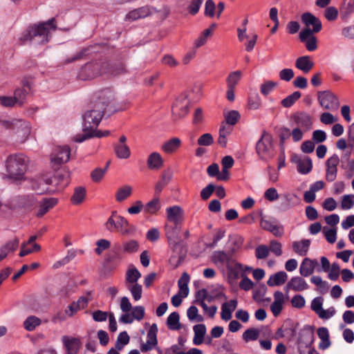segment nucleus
Wrapping results in <instances>:
<instances>
[{
	"label": "nucleus",
	"instance_id": "b1692460",
	"mask_svg": "<svg viewBox=\"0 0 354 354\" xmlns=\"http://www.w3.org/2000/svg\"><path fill=\"white\" fill-rule=\"evenodd\" d=\"M173 173L171 169L164 170L160 176V179L155 185V193L159 194L171 181Z\"/></svg>",
	"mask_w": 354,
	"mask_h": 354
},
{
	"label": "nucleus",
	"instance_id": "f03ea898",
	"mask_svg": "<svg viewBox=\"0 0 354 354\" xmlns=\"http://www.w3.org/2000/svg\"><path fill=\"white\" fill-rule=\"evenodd\" d=\"M106 106L107 104L102 99L97 100L89 106L82 116L84 133L96 129L102 120Z\"/></svg>",
	"mask_w": 354,
	"mask_h": 354
},
{
	"label": "nucleus",
	"instance_id": "79ce46f5",
	"mask_svg": "<svg viewBox=\"0 0 354 354\" xmlns=\"http://www.w3.org/2000/svg\"><path fill=\"white\" fill-rule=\"evenodd\" d=\"M212 261L215 263L228 264L232 260L231 257L223 251H215L212 257Z\"/></svg>",
	"mask_w": 354,
	"mask_h": 354
},
{
	"label": "nucleus",
	"instance_id": "de8ad7c7",
	"mask_svg": "<svg viewBox=\"0 0 354 354\" xmlns=\"http://www.w3.org/2000/svg\"><path fill=\"white\" fill-rule=\"evenodd\" d=\"M86 196V189L82 187H78L75 189L74 194L71 197V202L75 205L80 204L84 200Z\"/></svg>",
	"mask_w": 354,
	"mask_h": 354
},
{
	"label": "nucleus",
	"instance_id": "8fccbe9b",
	"mask_svg": "<svg viewBox=\"0 0 354 354\" xmlns=\"http://www.w3.org/2000/svg\"><path fill=\"white\" fill-rule=\"evenodd\" d=\"M301 93L299 91H295L292 94L288 95L286 98H284L281 104L285 108H289L292 106L297 100H298L301 97Z\"/></svg>",
	"mask_w": 354,
	"mask_h": 354
},
{
	"label": "nucleus",
	"instance_id": "c85d7f7f",
	"mask_svg": "<svg viewBox=\"0 0 354 354\" xmlns=\"http://www.w3.org/2000/svg\"><path fill=\"white\" fill-rule=\"evenodd\" d=\"M288 279V274L284 271L278 272L272 274L267 281V284L270 286H277L283 284Z\"/></svg>",
	"mask_w": 354,
	"mask_h": 354
},
{
	"label": "nucleus",
	"instance_id": "6e6552de",
	"mask_svg": "<svg viewBox=\"0 0 354 354\" xmlns=\"http://www.w3.org/2000/svg\"><path fill=\"white\" fill-rule=\"evenodd\" d=\"M182 223H165V233L171 248L175 251L180 245V239L179 234L181 230Z\"/></svg>",
	"mask_w": 354,
	"mask_h": 354
},
{
	"label": "nucleus",
	"instance_id": "f257e3e1",
	"mask_svg": "<svg viewBox=\"0 0 354 354\" xmlns=\"http://www.w3.org/2000/svg\"><path fill=\"white\" fill-rule=\"evenodd\" d=\"M56 29L55 20L51 18L45 22L28 27L22 33L20 40L24 42L31 41L36 44H45L49 41Z\"/></svg>",
	"mask_w": 354,
	"mask_h": 354
},
{
	"label": "nucleus",
	"instance_id": "0eeeda50",
	"mask_svg": "<svg viewBox=\"0 0 354 354\" xmlns=\"http://www.w3.org/2000/svg\"><path fill=\"white\" fill-rule=\"evenodd\" d=\"M70 176L69 171L63 169L58 171L53 177L44 176L39 178L38 181L40 185H55L62 189L68 185L70 182Z\"/></svg>",
	"mask_w": 354,
	"mask_h": 354
},
{
	"label": "nucleus",
	"instance_id": "cd10ccee",
	"mask_svg": "<svg viewBox=\"0 0 354 354\" xmlns=\"http://www.w3.org/2000/svg\"><path fill=\"white\" fill-rule=\"evenodd\" d=\"M310 245L309 239H302L292 242V247L294 252L299 256H306Z\"/></svg>",
	"mask_w": 354,
	"mask_h": 354
},
{
	"label": "nucleus",
	"instance_id": "ddd939ff",
	"mask_svg": "<svg viewBox=\"0 0 354 354\" xmlns=\"http://www.w3.org/2000/svg\"><path fill=\"white\" fill-rule=\"evenodd\" d=\"M156 12V9L153 8H150L148 6H145L141 8H138L137 9H134L129 12L125 17L124 20L126 21H133L136 20H138L142 18L147 17Z\"/></svg>",
	"mask_w": 354,
	"mask_h": 354
},
{
	"label": "nucleus",
	"instance_id": "9d476101",
	"mask_svg": "<svg viewBox=\"0 0 354 354\" xmlns=\"http://www.w3.org/2000/svg\"><path fill=\"white\" fill-rule=\"evenodd\" d=\"M318 100L322 107L329 111H335L339 106L337 97L329 91L321 92L318 95Z\"/></svg>",
	"mask_w": 354,
	"mask_h": 354
},
{
	"label": "nucleus",
	"instance_id": "c756f323",
	"mask_svg": "<svg viewBox=\"0 0 354 354\" xmlns=\"http://www.w3.org/2000/svg\"><path fill=\"white\" fill-rule=\"evenodd\" d=\"M193 330L194 332L193 344L196 346L201 345L203 342L207 331L205 325L203 324L195 325L193 327Z\"/></svg>",
	"mask_w": 354,
	"mask_h": 354
},
{
	"label": "nucleus",
	"instance_id": "f3484780",
	"mask_svg": "<svg viewBox=\"0 0 354 354\" xmlns=\"http://www.w3.org/2000/svg\"><path fill=\"white\" fill-rule=\"evenodd\" d=\"M184 218V212L178 205H174L166 209V221L167 223H182Z\"/></svg>",
	"mask_w": 354,
	"mask_h": 354
},
{
	"label": "nucleus",
	"instance_id": "a18cd8bd",
	"mask_svg": "<svg viewBox=\"0 0 354 354\" xmlns=\"http://www.w3.org/2000/svg\"><path fill=\"white\" fill-rule=\"evenodd\" d=\"M41 323V319L36 316H29L24 322V326L28 331L34 330L36 327L39 326Z\"/></svg>",
	"mask_w": 354,
	"mask_h": 354
},
{
	"label": "nucleus",
	"instance_id": "338daca9",
	"mask_svg": "<svg viewBox=\"0 0 354 354\" xmlns=\"http://www.w3.org/2000/svg\"><path fill=\"white\" fill-rule=\"evenodd\" d=\"M340 272V267L338 263H333L330 267L328 271V278L330 280L335 281L339 278Z\"/></svg>",
	"mask_w": 354,
	"mask_h": 354
},
{
	"label": "nucleus",
	"instance_id": "f704fd0d",
	"mask_svg": "<svg viewBox=\"0 0 354 354\" xmlns=\"http://www.w3.org/2000/svg\"><path fill=\"white\" fill-rule=\"evenodd\" d=\"M181 141L178 138H173L167 142H165L162 145V149L167 153H171L174 151H176L180 146Z\"/></svg>",
	"mask_w": 354,
	"mask_h": 354
},
{
	"label": "nucleus",
	"instance_id": "3c124183",
	"mask_svg": "<svg viewBox=\"0 0 354 354\" xmlns=\"http://www.w3.org/2000/svg\"><path fill=\"white\" fill-rule=\"evenodd\" d=\"M241 72L239 71H234L231 73L227 78V87L234 88L239 83L241 77Z\"/></svg>",
	"mask_w": 354,
	"mask_h": 354
},
{
	"label": "nucleus",
	"instance_id": "c9c22d12",
	"mask_svg": "<svg viewBox=\"0 0 354 354\" xmlns=\"http://www.w3.org/2000/svg\"><path fill=\"white\" fill-rule=\"evenodd\" d=\"M189 281V276L187 272H184L178 281L179 288L178 293L183 297H187L189 295L188 283Z\"/></svg>",
	"mask_w": 354,
	"mask_h": 354
},
{
	"label": "nucleus",
	"instance_id": "680f3d73",
	"mask_svg": "<svg viewBox=\"0 0 354 354\" xmlns=\"http://www.w3.org/2000/svg\"><path fill=\"white\" fill-rule=\"evenodd\" d=\"M138 243L135 240H130L123 243V250L127 253H133L138 250Z\"/></svg>",
	"mask_w": 354,
	"mask_h": 354
},
{
	"label": "nucleus",
	"instance_id": "4d7b16f0",
	"mask_svg": "<svg viewBox=\"0 0 354 354\" xmlns=\"http://www.w3.org/2000/svg\"><path fill=\"white\" fill-rule=\"evenodd\" d=\"M212 35V29H205L201 35V36L195 41L194 45L196 48H199L204 45L207 38Z\"/></svg>",
	"mask_w": 354,
	"mask_h": 354
},
{
	"label": "nucleus",
	"instance_id": "4c0bfd02",
	"mask_svg": "<svg viewBox=\"0 0 354 354\" xmlns=\"http://www.w3.org/2000/svg\"><path fill=\"white\" fill-rule=\"evenodd\" d=\"M161 208V203L159 198H154L145 205H144V212L147 214H155Z\"/></svg>",
	"mask_w": 354,
	"mask_h": 354
},
{
	"label": "nucleus",
	"instance_id": "052dcab7",
	"mask_svg": "<svg viewBox=\"0 0 354 354\" xmlns=\"http://www.w3.org/2000/svg\"><path fill=\"white\" fill-rule=\"evenodd\" d=\"M277 83L273 81H266L261 85L260 91L263 95H268L277 86Z\"/></svg>",
	"mask_w": 354,
	"mask_h": 354
},
{
	"label": "nucleus",
	"instance_id": "4468645a",
	"mask_svg": "<svg viewBox=\"0 0 354 354\" xmlns=\"http://www.w3.org/2000/svg\"><path fill=\"white\" fill-rule=\"evenodd\" d=\"M339 163V158L336 154L333 155L326 160V180L328 182H333L336 179Z\"/></svg>",
	"mask_w": 354,
	"mask_h": 354
},
{
	"label": "nucleus",
	"instance_id": "412c9836",
	"mask_svg": "<svg viewBox=\"0 0 354 354\" xmlns=\"http://www.w3.org/2000/svg\"><path fill=\"white\" fill-rule=\"evenodd\" d=\"M31 89V84L28 81L23 82V88H17L14 93V100L16 105L22 106L26 98L27 93Z\"/></svg>",
	"mask_w": 354,
	"mask_h": 354
},
{
	"label": "nucleus",
	"instance_id": "aec40b11",
	"mask_svg": "<svg viewBox=\"0 0 354 354\" xmlns=\"http://www.w3.org/2000/svg\"><path fill=\"white\" fill-rule=\"evenodd\" d=\"M317 265L318 262L316 259H311L309 258L304 259L299 267L300 274L304 277L311 275L314 272Z\"/></svg>",
	"mask_w": 354,
	"mask_h": 354
},
{
	"label": "nucleus",
	"instance_id": "423d86ee",
	"mask_svg": "<svg viewBox=\"0 0 354 354\" xmlns=\"http://www.w3.org/2000/svg\"><path fill=\"white\" fill-rule=\"evenodd\" d=\"M256 151L262 160L268 161L274 156L272 139L268 133H263L256 145Z\"/></svg>",
	"mask_w": 354,
	"mask_h": 354
},
{
	"label": "nucleus",
	"instance_id": "2f4dec72",
	"mask_svg": "<svg viewBox=\"0 0 354 354\" xmlns=\"http://www.w3.org/2000/svg\"><path fill=\"white\" fill-rule=\"evenodd\" d=\"M57 203V200L55 198H50L44 199L39 206L38 211L37 212V216L41 217L46 213H47L50 209H52Z\"/></svg>",
	"mask_w": 354,
	"mask_h": 354
},
{
	"label": "nucleus",
	"instance_id": "a211bd4d",
	"mask_svg": "<svg viewBox=\"0 0 354 354\" xmlns=\"http://www.w3.org/2000/svg\"><path fill=\"white\" fill-rule=\"evenodd\" d=\"M301 21L306 26L313 27L314 32H318L322 30V25L321 21L310 12H305L301 15Z\"/></svg>",
	"mask_w": 354,
	"mask_h": 354
},
{
	"label": "nucleus",
	"instance_id": "603ef678",
	"mask_svg": "<svg viewBox=\"0 0 354 354\" xmlns=\"http://www.w3.org/2000/svg\"><path fill=\"white\" fill-rule=\"evenodd\" d=\"M127 288L131 292L133 298L136 301H138L141 299L142 294V288L141 285L138 283L129 284V286H127Z\"/></svg>",
	"mask_w": 354,
	"mask_h": 354
},
{
	"label": "nucleus",
	"instance_id": "0e129e2a",
	"mask_svg": "<svg viewBox=\"0 0 354 354\" xmlns=\"http://www.w3.org/2000/svg\"><path fill=\"white\" fill-rule=\"evenodd\" d=\"M269 254V248L265 245H260L256 248L255 256L258 259H264Z\"/></svg>",
	"mask_w": 354,
	"mask_h": 354
},
{
	"label": "nucleus",
	"instance_id": "72a5a7b5",
	"mask_svg": "<svg viewBox=\"0 0 354 354\" xmlns=\"http://www.w3.org/2000/svg\"><path fill=\"white\" fill-rule=\"evenodd\" d=\"M141 277V273L135 267L129 268L126 273L125 283L126 286L129 284L138 283V280Z\"/></svg>",
	"mask_w": 354,
	"mask_h": 354
},
{
	"label": "nucleus",
	"instance_id": "09e8293b",
	"mask_svg": "<svg viewBox=\"0 0 354 354\" xmlns=\"http://www.w3.org/2000/svg\"><path fill=\"white\" fill-rule=\"evenodd\" d=\"M93 291H86L85 294L79 297L77 301H75L80 310L84 309L87 307L88 302L92 300Z\"/></svg>",
	"mask_w": 354,
	"mask_h": 354
},
{
	"label": "nucleus",
	"instance_id": "f8f14e48",
	"mask_svg": "<svg viewBox=\"0 0 354 354\" xmlns=\"http://www.w3.org/2000/svg\"><path fill=\"white\" fill-rule=\"evenodd\" d=\"M157 325L156 324H153L151 326L149 330L147 331V342L145 343L142 344L140 346V351L142 353H146L149 351H151L153 348H155L157 346Z\"/></svg>",
	"mask_w": 354,
	"mask_h": 354
},
{
	"label": "nucleus",
	"instance_id": "e433bc0d",
	"mask_svg": "<svg viewBox=\"0 0 354 354\" xmlns=\"http://www.w3.org/2000/svg\"><path fill=\"white\" fill-rule=\"evenodd\" d=\"M132 194V187L130 185H125L120 187L115 193V200L121 203L127 199Z\"/></svg>",
	"mask_w": 354,
	"mask_h": 354
},
{
	"label": "nucleus",
	"instance_id": "bf43d9fd",
	"mask_svg": "<svg viewBox=\"0 0 354 354\" xmlns=\"http://www.w3.org/2000/svg\"><path fill=\"white\" fill-rule=\"evenodd\" d=\"M26 243H22L21 246V251L19 254V257H25L32 252L39 251L41 247L37 243H34L32 248H26Z\"/></svg>",
	"mask_w": 354,
	"mask_h": 354
},
{
	"label": "nucleus",
	"instance_id": "1a4fd4ad",
	"mask_svg": "<svg viewBox=\"0 0 354 354\" xmlns=\"http://www.w3.org/2000/svg\"><path fill=\"white\" fill-rule=\"evenodd\" d=\"M71 148L68 146L56 147L50 155V162L53 166H59L70 159Z\"/></svg>",
	"mask_w": 354,
	"mask_h": 354
},
{
	"label": "nucleus",
	"instance_id": "7ed1b4c3",
	"mask_svg": "<svg viewBox=\"0 0 354 354\" xmlns=\"http://www.w3.org/2000/svg\"><path fill=\"white\" fill-rule=\"evenodd\" d=\"M28 163L29 158L23 153L8 156L5 160V167L8 176L15 180L23 179Z\"/></svg>",
	"mask_w": 354,
	"mask_h": 354
},
{
	"label": "nucleus",
	"instance_id": "20e7f679",
	"mask_svg": "<svg viewBox=\"0 0 354 354\" xmlns=\"http://www.w3.org/2000/svg\"><path fill=\"white\" fill-rule=\"evenodd\" d=\"M0 129L10 131L19 142H24L30 133L29 123L15 118L0 120Z\"/></svg>",
	"mask_w": 354,
	"mask_h": 354
},
{
	"label": "nucleus",
	"instance_id": "7c9ffc66",
	"mask_svg": "<svg viewBox=\"0 0 354 354\" xmlns=\"http://www.w3.org/2000/svg\"><path fill=\"white\" fill-rule=\"evenodd\" d=\"M317 335L321 339L319 344V348L321 350H326L330 346V341L329 339V332L326 327H321L317 329Z\"/></svg>",
	"mask_w": 354,
	"mask_h": 354
},
{
	"label": "nucleus",
	"instance_id": "e2e57ef3",
	"mask_svg": "<svg viewBox=\"0 0 354 354\" xmlns=\"http://www.w3.org/2000/svg\"><path fill=\"white\" fill-rule=\"evenodd\" d=\"M241 280L239 282L241 289L248 291L253 288L254 283L244 274L241 275Z\"/></svg>",
	"mask_w": 354,
	"mask_h": 354
},
{
	"label": "nucleus",
	"instance_id": "2eb2a0df",
	"mask_svg": "<svg viewBox=\"0 0 354 354\" xmlns=\"http://www.w3.org/2000/svg\"><path fill=\"white\" fill-rule=\"evenodd\" d=\"M291 160L296 164L298 172L301 174H307L312 170L313 163L309 157H301L295 154Z\"/></svg>",
	"mask_w": 354,
	"mask_h": 354
},
{
	"label": "nucleus",
	"instance_id": "5fc2aeb1",
	"mask_svg": "<svg viewBox=\"0 0 354 354\" xmlns=\"http://www.w3.org/2000/svg\"><path fill=\"white\" fill-rule=\"evenodd\" d=\"M354 206V195L346 194L343 196L341 207L343 209H350Z\"/></svg>",
	"mask_w": 354,
	"mask_h": 354
},
{
	"label": "nucleus",
	"instance_id": "6ab92c4d",
	"mask_svg": "<svg viewBox=\"0 0 354 354\" xmlns=\"http://www.w3.org/2000/svg\"><path fill=\"white\" fill-rule=\"evenodd\" d=\"M309 286L307 282L301 277H293L288 282L285 290H292L296 292H301L308 289Z\"/></svg>",
	"mask_w": 354,
	"mask_h": 354
},
{
	"label": "nucleus",
	"instance_id": "bb28decb",
	"mask_svg": "<svg viewBox=\"0 0 354 354\" xmlns=\"http://www.w3.org/2000/svg\"><path fill=\"white\" fill-rule=\"evenodd\" d=\"M237 301L232 299L222 305L221 317L223 320L228 321L232 318V314L237 307Z\"/></svg>",
	"mask_w": 354,
	"mask_h": 354
},
{
	"label": "nucleus",
	"instance_id": "69168bd1",
	"mask_svg": "<svg viewBox=\"0 0 354 354\" xmlns=\"http://www.w3.org/2000/svg\"><path fill=\"white\" fill-rule=\"evenodd\" d=\"M96 245L97 248L95 250V252L97 254H101L104 250L109 248L111 243L106 239H102L96 242Z\"/></svg>",
	"mask_w": 354,
	"mask_h": 354
},
{
	"label": "nucleus",
	"instance_id": "58836bf2",
	"mask_svg": "<svg viewBox=\"0 0 354 354\" xmlns=\"http://www.w3.org/2000/svg\"><path fill=\"white\" fill-rule=\"evenodd\" d=\"M167 327L172 330H178L180 329V315L177 312L171 313L167 319Z\"/></svg>",
	"mask_w": 354,
	"mask_h": 354
},
{
	"label": "nucleus",
	"instance_id": "4be33fe9",
	"mask_svg": "<svg viewBox=\"0 0 354 354\" xmlns=\"http://www.w3.org/2000/svg\"><path fill=\"white\" fill-rule=\"evenodd\" d=\"M189 100L185 96H180L176 100L172 111L179 117H184L188 112Z\"/></svg>",
	"mask_w": 354,
	"mask_h": 354
},
{
	"label": "nucleus",
	"instance_id": "473e14b6",
	"mask_svg": "<svg viewBox=\"0 0 354 354\" xmlns=\"http://www.w3.org/2000/svg\"><path fill=\"white\" fill-rule=\"evenodd\" d=\"M106 73L109 77H118L127 73V69L123 64H117L110 66L108 64V68H105Z\"/></svg>",
	"mask_w": 354,
	"mask_h": 354
},
{
	"label": "nucleus",
	"instance_id": "49530a36",
	"mask_svg": "<svg viewBox=\"0 0 354 354\" xmlns=\"http://www.w3.org/2000/svg\"><path fill=\"white\" fill-rule=\"evenodd\" d=\"M260 335V331L255 328H250L244 331L242 335V338L245 342L250 341H256L258 339Z\"/></svg>",
	"mask_w": 354,
	"mask_h": 354
},
{
	"label": "nucleus",
	"instance_id": "6e6d98bb",
	"mask_svg": "<svg viewBox=\"0 0 354 354\" xmlns=\"http://www.w3.org/2000/svg\"><path fill=\"white\" fill-rule=\"evenodd\" d=\"M129 342V337L126 331L122 332L119 334L116 344L115 347L118 350H121L124 345L127 344Z\"/></svg>",
	"mask_w": 354,
	"mask_h": 354
},
{
	"label": "nucleus",
	"instance_id": "864d4df0",
	"mask_svg": "<svg viewBox=\"0 0 354 354\" xmlns=\"http://www.w3.org/2000/svg\"><path fill=\"white\" fill-rule=\"evenodd\" d=\"M187 315L190 321L198 322L203 321V317L198 314V308L194 306H192L187 309Z\"/></svg>",
	"mask_w": 354,
	"mask_h": 354
},
{
	"label": "nucleus",
	"instance_id": "13d9d810",
	"mask_svg": "<svg viewBox=\"0 0 354 354\" xmlns=\"http://www.w3.org/2000/svg\"><path fill=\"white\" fill-rule=\"evenodd\" d=\"M338 13V10L335 7L329 6L324 11V17L328 21H333L337 19Z\"/></svg>",
	"mask_w": 354,
	"mask_h": 354
},
{
	"label": "nucleus",
	"instance_id": "a19ab883",
	"mask_svg": "<svg viewBox=\"0 0 354 354\" xmlns=\"http://www.w3.org/2000/svg\"><path fill=\"white\" fill-rule=\"evenodd\" d=\"M229 274L234 279H237L243 270V266L232 259L227 265Z\"/></svg>",
	"mask_w": 354,
	"mask_h": 354
},
{
	"label": "nucleus",
	"instance_id": "dca6fc26",
	"mask_svg": "<svg viewBox=\"0 0 354 354\" xmlns=\"http://www.w3.org/2000/svg\"><path fill=\"white\" fill-rule=\"evenodd\" d=\"M62 341L66 351V354L78 353L82 346V342L79 338L64 335L62 337Z\"/></svg>",
	"mask_w": 354,
	"mask_h": 354
},
{
	"label": "nucleus",
	"instance_id": "37998d69",
	"mask_svg": "<svg viewBox=\"0 0 354 354\" xmlns=\"http://www.w3.org/2000/svg\"><path fill=\"white\" fill-rule=\"evenodd\" d=\"M19 240L18 238L15 237L10 241H8L5 245H2L0 248V252L2 254H5V256L7 257L8 254L10 252H13L17 250L19 246Z\"/></svg>",
	"mask_w": 354,
	"mask_h": 354
},
{
	"label": "nucleus",
	"instance_id": "393cba45",
	"mask_svg": "<svg viewBox=\"0 0 354 354\" xmlns=\"http://www.w3.org/2000/svg\"><path fill=\"white\" fill-rule=\"evenodd\" d=\"M147 165L150 170H159L164 165V160L158 152H152L148 156Z\"/></svg>",
	"mask_w": 354,
	"mask_h": 354
},
{
	"label": "nucleus",
	"instance_id": "a878e982",
	"mask_svg": "<svg viewBox=\"0 0 354 354\" xmlns=\"http://www.w3.org/2000/svg\"><path fill=\"white\" fill-rule=\"evenodd\" d=\"M295 66L304 73H308L313 68L314 62L311 60L310 56L304 55L299 57L296 59Z\"/></svg>",
	"mask_w": 354,
	"mask_h": 354
},
{
	"label": "nucleus",
	"instance_id": "5701e85b",
	"mask_svg": "<svg viewBox=\"0 0 354 354\" xmlns=\"http://www.w3.org/2000/svg\"><path fill=\"white\" fill-rule=\"evenodd\" d=\"M110 134V131L108 130L106 131H100V130H96L95 129H93L91 131H87L82 134H78L73 137V141L76 142H82L83 141L86 140V139L93 138V137H97V138H102V137H106L108 136Z\"/></svg>",
	"mask_w": 354,
	"mask_h": 354
},
{
	"label": "nucleus",
	"instance_id": "774afa93",
	"mask_svg": "<svg viewBox=\"0 0 354 354\" xmlns=\"http://www.w3.org/2000/svg\"><path fill=\"white\" fill-rule=\"evenodd\" d=\"M131 314L134 319L141 321L145 317V308L136 306L132 308Z\"/></svg>",
	"mask_w": 354,
	"mask_h": 354
},
{
	"label": "nucleus",
	"instance_id": "c03bdc74",
	"mask_svg": "<svg viewBox=\"0 0 354 354\" xmlns=\"http://www.w3.org/2000/svg\"><path fill=\"white\" fill-rule=\"evenodd\" d=\"M224 118L226 124L228 126H233L236 124L241 118V115L239 111L236 110H232L224 113Z\"/></svg>",
	"mask_w": 354,
	"mask_h": 354
},
{
	"label": "nucleus",
	"instance_id": "9b49d317",
	"mask_svg": "<svg viewBox=\"0 0 354 354\" xmlns=\"http://www.w3.org/2000/svg\"><path fill=\"white\" fill-rule=\"evenodd\" d=\"M291 119L295 127L302 129V131L307 132L312 129L313 118L306 112H297L292 115Z\"/></svg>",
	"mask_w": 354,
	"mask_h": 354
},
{
	"label": "nucleus",
	"instance_id": "39448f33",
	"mask_svg": "<svg viewBox=\"0 0 354 354\" xmlns=\"http://www.w3.org/2000/svg\"><path fill=\"white\" fill-rule=\"evenodd\" d=\"M108 68L106 62H91L85 64L80 71L79 77L86 80L93 79L100 75L105 74V68Z\"/></svg>",
	"mask_w": 354,
	"mask_h": 354
},
{
	"label": "nucleus",
	"instance_id": "ea45409f",
	"mask_svg": "<svg viewBox=\"0 0 354 354\" xmlns=\"http://www.w3.org/2000/svg\"><path fill=\"white\" fill-rule=\"evenodd\" d=\"M114 152L120 159H127L131 155V151L126 144H116L114 145Z\"/></svg>",
	"mask_w": 354,
	"mask_h": 354
}]
</instances>
